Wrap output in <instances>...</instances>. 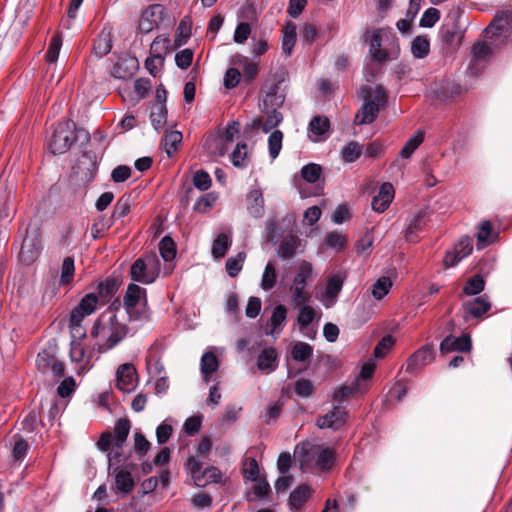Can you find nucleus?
Returning <instances> with one entry per match:
<instances>
[{"label":"nucleus","instance_id":"1","mask_svg":"<svg viewBox=\"0 0 512 512\" xmlns=\"http://www.w3.org/2000/svg\"><path fill=\"white\" fill-rule=\"evenodd\" d=\"M128 334L126 324L118 319L116 313L107 311L102 313L93 323L90 336L95 341L94 347L99 353H105L121 341Z\"/></svg>","mask_w":512,"mask_h":512},{"label":"nucleus","instance_id":"2","mask_svg":"<svg viewBox=\"0 0 512 512\" xmlns=\"http://www.w3.org/2000/svg\"><path fill=\"white\" fill-rule=\"evenodd\" d=\"M364 41L369 43V54L374 62L383 63L398 57L397 37L382 28L367 30Z\"/></svg>","mask_w":512,"mask_h":512},{"label":"nucleus","instance_id":"3","mask_svg":"<svg viewBox=\"0 0 512 512\" xmlns=\"http://www.w3.org/2000/svg\"><path fill=\"white\" fill-rule=\"evenodd\" d=\"M360 95L364 103L356 113L354 122L357 125L370 124L377 118L380 110L386 105L387 94L382 86L363 85L360 88Z\"/></svg>","mask_w":512,"mask_h":512},{"label":"nucleus","instance_id":"4","mask_svg":"<svg viewBox=\"0 0 512 512\" xmlns=\"http://www.w3.org/2000/svg\"><path fill=\"white\" fill-rule=\"evenodd\" d=\"M123 305L130 321H148L150 311L147 303V291L135 283L128 285Z\"/></svg>","mask_w":512,"mask_h":512},{"label":"nucleus","instance_id":"5","mask_svg":"<svg viewBox=\"0 0 512 512\" xmlns=\"http://www.w3.org/2000/svg\"><path fill=\"white\" fill-rule=\"evenodd\" d=\"M161 262L154 252L144 253L131 265L129 275L133 281L142 284H152L159 277Z\"/></svg>","mask_w":512,"mask_h":512},{"label":"nucleus","instance_id":"6","mask_svg":"<svg viewBox=\"0 0 512 512\" xmlns=\"http://www.w3.org/2000/svg\"><path fill=\"white\" fill-rule=\"evenodd\" d=\"M76 125L67 120L57 123L48 141V148L54 155L66 153L77 140Z\"/></svg>","mask_w":512,"mask_h":512},{"label":"nucleus","instance_id":"7","mask_svg":"<svg viewBox=\"0 0 512 512\" xmlns=\"http://www.w3.org/2000/svg\"><path fill=\"white\" fill-rule=\"evenodd\" d=\"M131 429V422L127 418H120L116 421L113 433L106 431L103 432L98 441L97 448L103 452L108 451L112 446L122 448L127 440Z\"/></svg>","mask_w":512,"mask_h":512},{"label":"nucleus","instance_id":"8","mask_svg":"<svg viewBox=\"0 0 512 512\" xmlns=\"http://www.w3.org/2000/svg\"><path fill=\"white\" fill-rule=\"evenodd\" d=\"M313 267L308 261H302L297 269L296 275L293 278L290 291L292 294V303L294 307L304 305L309 301V295L305 288L309 279L312 278Z\"/></svg>","mask_w":512,"mask_h":512},{"label":"nucleus","instance_id":"9","mask_svg":"<svg viewBox=\"0 0 512 512\" xmlns=\"http://www.w3.org/2000/svg\"><path fill=\"white\" fill-rule=\"evenodd\" d=\"M303 453V460L301 466H310L311 461H315V466L320 470H328L334 463L335 452L333 449L316 446V445H303L301 447Z\"/></svg>","mask_w":512,"mask_h":512},{"label":"nucleus","instance_id":"10","mask_svg":"<svg viewBox=\"0 0 512 512\" xmlns=\"http://www.w3.org/2000/svg\"><path fill=\"white\" fill-rule=\"evenodd\" d=\"M42 250L41 236L37 230H26V235L22 241L18 260L25 266H30L37 261Z\"/></svg>","mask_w":512,"mask_h":512},{"label":"nucleus","instance_id":"11","mask_svg":"<svg viewBox=\"0 0 512 512\" xmlns=\"http://www.w3.org/2000/svg\"><path fill=\"white\" fill-rule=\"evenodd\" d=\"M347 277L348 273L345 270L336 271L327 276L325 288L320 298L326 308L335 305Z\"/></svg>","mask_w":512,"mask_h":512},{"label":"nucleus","instance_id":"12","mask_svg":"<svg viewBox=\"0 0 512 512\" xmlns=\"http://www.w3.org/2000/svg\"><path fill=\"white\" fill-rule=\"evenodd\" d=\"M74 173L84 184L94 181L98 169L97 156L94 152H84L74 166Z\"/></svg>","mask_w":512,"mask_h":512},{"label":"nucleus","instance_id":"13","mask_svg":"<svg viewBox=\"0 0 512 512\" xmlns=\"http://www.w3.org/2000/svg\"><path fill=\"white\" fill-rule=\"evenodd\" d=\"M170 39L166 36L159 35L151 43L150 52L151 56L145 61V68L152 76H156L158 73V65L163 64V56L161 50H169Z\"/></svg>","mask_w":512,"mask_h":512},{"label":"nucleus","instance_id":"14","mask_svg":"<svg viewBox=\"0 0 512 512\" xmlns=\"http://www.w3.org/2000/svg\"><path fill=\"white\" fill-rule=\"evenodd\" d=\"M435 358V352L431 345H424L416 350L406 362V372L416 374Z\"/></svg>","mask_w":512,"mask_h":512},{"label":"nucleus","instance_id":"15","mask_svg":"<svg viewBox=\"0 0 512 512\" xmlns=\"http://www.w3.org/2000/svg\"><path fill=\"white\" fill-rule=\"evenodd\" d=\"M137 385V372L130 363L121 364L116 371V387L123 392H131Z\"/></svg>","mask_w":512,"mask_h":512},{"label":"nucleus","instance_id":"16","mask_svg":"<svg viewBox=\"0 0 512 512\" xmlns=\"http://www.w3.org/2000/svg\"><path fill=\"white\" fill-rule=\"evenodd\" d=\"M473 243L469 237L461 238L454 246L452 251H448L444 257V265L446 267H453L457 265L462 259L472 253Z\"/></svg>","mask_w":512,"mask_h":512},{"label":"nucleus","instance_id":"17","mask_svg":"<svg viewBox=\"0 0 512 512\" xmlns=\"http://www.w3.org/2000/svg\"><path fill=\"white\" fill-rule=\"evenodd\" d=\"M346 419L347 412L345 408L341 406H334L331 411L317 418L316 425L320 429L331 428L333 430H337L345 424Z\"/></svg>","mask_w":512,"mask_h":512},{"label":"nucleus","instance_id":"18","mask_svg":"<svg viewBox=\"0 0 512 512\" xmlns=\"http://www.w3.org/2000/svg\"><path fill=\"white\" fill-rule=\"evenodd\" d=\"M471 63L469 70L472 74H479L482 70V64L486 63L492 55V49L483 41H476L471 48Z\"/></svg>","mask_w":512,"mask_h":512},{"label":"nucleus","instance_id":"19","mask_svg":"<svg viewBox=\"0 0 512 512\" xmlns=\"http://www.w3.org/2000/svg\"><path fill=\"white\" fill-rule=\"evenodd\" d=\"M139 68V62L136 57L125 55L119 57L115 62L112 70V75L117 79L131 78Z\"/></svg>","mask_w":512,"mask_h":512},{"label":"nucleus","instance_id":"20","mask_svg":"<svg viewBox=\"0 0 512 512\" xmlns=\"http://www.w3.org/2000/svg\"><path fill=\"white\" fill-rule=\"evenodd\" d=\"M89 315L81 311L76 306L70 311L68 319V328L73 339L83 340L86 338L87 331L83 324Z\"/></svg>","mask_w":512,"mask_h":512},{"label":"nucleus","instance_id":"21","mask_svg":"<svg viewBox=\"0 0 512 512\" xmlns=\"http://www.w3.org/2000/svg\"><path fill=\"white\" fill-rule=\"evenodd\" d=\"M163 12L164 7L160 4H153L148 6L141 14L139 23L141 31H152L158 25L159 20H161V15H163Z\"/></svg>","mask_w":512,"mask_h":512},{"label":"nucleus","instance_id":"22","mask_svg":"<svg viewBox=\"0 0 512 512\" xmlns=\"http://www.w3.org/2000/svg\"><path fill=\"white\" fill-rule=\"evenodd\" d=\"M426 217V211L420 210L408 220L404 233L406 241L413 243L418 241V234L426 226Z\"/></svg>","mask_w":512,"mask_h":512},{"label":"nucleus","instance_id":"23","mask_svg":"<svg viewBox=\"0 0 512 512\" xmlns=\"http://www.w3.org/2000/svg\"><path fill=\"white\" fill-rule=\"evenodd\" d=\"M471 347V339L468 335H462L460 337L447 336L440 343L441 353H450L454 351L469 352Z\"/></svg>","mask_w":512,"mask_h":512},{"label":"nucleus","instance_id":"24","mask_svg":"<svg viewBox=\"0 0 512 512\" xmlns=\"http://www.w3.org/2000/svg\"><path fill=\"white\" fill-rule=\"evenodd\" d=\"M394 198V188L391 183H383L379 189V193L373 197L371 205L372 209L378 213L384 212Z\"/></svg>","mask_w":512,"mask_h":512},{"label":"nucleus","instance_id":"25","mask_svg":"<svg viewBox=\"0 0 512 512\" xmlns=\"http://www.w3.org/2000/svg\"><path fill=\"white\" fill-rule=\"evenodd\" d=\"M278 366V353L274 347L264 348L257 358V367L260 371L270 374Z\"/></svg>","mask_w":512,"mask_h":512},{"label":"nucleus","instance_id":"26","mask_svg":"<svg viewBox=\"0 0 512 512\" xmlns=\"http://www.w3.org/2000/svg\"><path fill=\"white\" fill-rule=\"evenodd\" d=\"M247 210L254 218L262 217L264 214V198L260 188L251 189L246 197Z\"/></svg>","mask_w":512,"mask_h":512},{"label":"nucleus","instance_id":"27","mask_svg":"<svg viewBox=\"0 0 512 512\" xmlns=\"http://www.w3.org/2000/svg\"><path fill=\"white\" fill-rule=\"evenodd\" d=\"M490 308L491 303L483 296L476 297L475 299L463 304L465 314L473 318H480L486 314Z\"/></svg>","mask_w":512,"mask_h":512},{"label":"nucleus","instance_id":"28","mask_svg":"<svg viewBox=\"0 0 512 512\" xmlns=\"http://www.w3.org/2000/svg\"><path fill=\"white\" fill-rule=\"evenodd\" d=\"M118 290V282L113 278L101 280L96 284L95 293L101 305L107 304Z\"/></svg>","mask_w":512,"mask_h":512},{"label":"nucleus","instance_id":"29","mask_svg":"<svg viewBox=\"0 0 512 512\" xmlns=\"http://www.w3.org/2000/svg\"><path fill=\"white\" fill-rule=\"evenodd\" d=\"M312 494V489L307 484H301L294 489L289 496V505L291 510L298 511L309 500Z\"/></svg>","mask_w":512,"mask_h":512},{"label":"nucleus","instance_id":"30","mask_svg":"<svg viewBox=\"0 0 512 512\" xmlns=\"http://www.w3.org/2000/svg\"><path fill=\"white\" fill-rule=\"evenodd\" d=\"M287 316V309L284 305H277L271 315L269 326L271 329L267 331L266 333L269 335H272L274 337L279 336L286 320Z\"/></svg>","mask_w":512,"mask_h":512},{"label":"nucleus","instance_id":"31","mask_svg":"<svg viewBox=\"0 0 512 512\" xmlns=\"http://www.w3.org/2000/svg\"><path fill=\"white\" fill-rule=\"evenodd\" d=\"M112 49V34L110 30L103 29L94 40L93 51L95 55L102 58L109 54Z\"/></svg>","mask_w":512,"mask_h":512},{"label":"nucleus","instance_id":"32","mask_svg":"<svg viewBox=\"0 0 512 512\" xmlns=\"http://www.w3.org/2000/svg\"><path fill=\"white\" fill-rule=\"evenodd\" d=\"M114 472L116 489L124 494L132 492L135 486L132 474L128 470L120 468H116Z\"/></svg>","mask_w":512,"mask_h":512},{"label":"nucleus","instance_id":"33","mask_svg":"<svg viewBox=\"0 0 512 512\" xmlns=\"http://www.w3.org/2000/svg\"><path fill=\"white\" fill-rule=\"evenodd\" d=\"M300 246V239L294 235L285 236L279 245L278 255L283 259H291L298 247Z\"/></svg>","mask_w":512,"mask_h":512},{"label":"nucleus","instance_id":"34","mask_svg":"<svg viewBox=\"0 0 512 512\" xmlns=\"http://www.w3.org/2000/svg\"><path fill=\"white\" fill-rule=\"evenodd\" d=\"M440 36L444 43L452 46L460 44L463 38V33L456 23H452L442 26Z\"/></svg>","mask_w":512,"mask_h":512},{"label":"nucleus","instance_id":"35","mask_svg":"<svg viewBox=\"0 0 512 512\" xmlns=\"http://www.w3.org/2000/svg\"><path fill=\"white\" fill-rule=\"evenodd\" d=\"M70 357L73 362L79 363L81 367H86L90 363L91 355H87L82 340L73 339L70 344Z\"/></svg>","mask_w":512,"mask_h":512},{"label":"nucleus","instance_id":"36","mask_svg":"<svg viewBox=\"0 0 512 512\" xmlns=\"http://www.w3.org/2000/svg\"><path fill=\"white\" fill-rule=\"evenodd\" d=\"M232 64L243 68L244 77L251 81L258 74V64L251 62L248 57L237 54L232 58Z\"/></svg>","mask_w":512,"mask_h":512},{"label":"nucleus","instance_id":"37","mask_svg":"<svg viewBox=\"0 0 512 512\" xmlns=\"http://www.w3.org/2000/svg\"><path fill=\"white\" fill-rule=\"evenodd\" d=\"M150 121L156 131H160L167 122V108L165 103L157 102L150 113Z\"/></svg>","mask_w":512,"mask_h":512},{"label":"nucleus","instance_id":"38","mask_svg":"<svg viewBox=\"0 0 512 512\" xmlns=\"http://www.w3.org/2000/svg\"><path fill=\"white\" fill-rule=\"evenodd\" d=\"M296 25L287 22L283 28L282 49L286 55H290L296 43Z\"/></svg>","mask_w":512,"mask_h":512},{"label":"nucleus","instance_id":"39","mask_svg":"<svg viewBox=\"0 0 512 512\" xmlns=\"http://www.w3.org/2000/svg\"><path fill=\"white\" fill-rule=\"evenodd\" d=\"M182 141V133L179 131H170L166 133L162 139L161 146L168 157H171L178 149V145Z\"/></svg>","mask_w":512,"mask_h":512},{"label":"nucleus","instance_id":"40","mask_svg":"<svg viewBox=\"0 0 512 512\" xmlns=\"http://www.w3.org/2000/svg\"><path fill=\"white\" fill-rule=\"evenodd\" d=\"M363 153V146L356 141H350L343 146L341 157L345 163H353L359 159Z\"/></svg>","mask_w":512,"mask_h":512},{"label":"nucleus","instance_id":"41","mask_svg":"<svg viewBox=\"0 0 512 512\" xmlns=\"http://www.w3.org/2000/svg\"><path fill=\"white\" fill-rule=\"evenodd\" d=\"M330 128V121L325 116H315L309 123V131L317 137H322L327 135ZM318 139H315L317 141Z\"/></svg>","mask_w":512,"mask_h":512},{"label":"nucleus","instance_id":"42","mask_svg":"<svg viewBox=\"0 0 512 512\" xmlns=\"http://www.w3.org/2000/svg\"><path fill=\"white\" fill-rule=\"evenodd\" d=\"M392 280L387 276L378 278L372 285L371 293L376 300H382L391 290Z\"/></svg>","mask_w":512,"mask_h":512},{"label":"nucleus","instance_id":"43","mask_svg":"<svg viewBox=\"0 0 512 512\" xmlns=\"http://www.w3.org/2000/svg\"><path fill=\"white\" fill-rule=\"evenodd\" d=\"M99 305L101 304L99 303V297L97 294L95 292H90L80 299L76 307L81 311L86 312L88 315H92L97 311Z\"/></svg>","mask_w":512,"mask_h":512},{"label":"nucleus","instance_id":"44","mask_svg":"<svg viewBox=\"0 0 512 512\" xmlns=\"http://www.w3.org/2000/svg\"><path fill=\"white\" fill-rule=\"evenodd\" d=\"M277 282L276 266L273 262L269 261L263 271L261 279V288L264 291H270Z\"/></svg>","mask_w":512,"mask_h":512},{"label":"nucleus","instance_id":"45","mask_svg":"<svg viewBox=\"0 0 512 512\" xmlns=\"http://www.w3.org/2000/svg\"><path fill=\"white\" fill-rule=\"evenodd\" d=\"M411 52L415 58H425L430 52V42L426 36H417L411 44Z\"/></svg>","mask_w":512,"mask_h":512},{"label":"nucleus","instance_id":"46","mask_svg":"<svg viewBox=\"0 0 512 512\" xmlns=\"http://www.w3.org/2000/svg\"><path fill=\"white\" fill-rule=\"evenodd\" d=\"M424 140V133L420 130L416 131L405 143L400 151V156L408 159Z\"/></svg>","mask_w":512,"mask_h":512},{"label":"nucleus","instance_id":"47","mask_svg":"<svg viewBox=\"0 0 512 512\" xmlns=\"http://www.w3.org/2000/svg\"><path fill=\"white\" fill-rule=\"evenodd\" d=\"M230 245H231L230 237L225 233L219 234L216 237V239L213 241L212 255L218 259L223 258L226 255Z\"/></svg>","mask_w":512,"mask_h":512},{"label":"nucleus","instance_id":"48","mask_svg":"<svg viewBox=\"0 0 512 512\" xmlns=\"http://www.w3.org/2000/svg\"><path fill=\"white\" fill-rule=\"evenodd\" d=\"M186 470L191 474L195 484L197 486H205L206 483L203 482L202 476V464L195 457H190L187 459L185 463Z\"/></svg>","mask_w":512,"mask_h":512},{"label":"nucleus","instance_id":"49","mask_svg":"<svg viewBox=\"0 0 512 512\" xmlns=\"http://www.w3.org/2000/svg\"><path fill=\"white\" fill-rule=\"evenodd\" d=\"M247 158V144L238 143L236 148L232 151L230 155V160L232 164L237 168H245L248 164Z\"/></svg>","mask_w":512,"mask_h":512},{"label":"nucleus","instance_id":"50","mask_svg":"<svg viewBox=\"0 0 512 512\" xmlns=\"http://www.w3.org/2000/svg\"><path fill=\"white\" fill-rule=\"evenodd\" d=\"M62 47V36L60 32L55 33L49 42L48 49L46 51V60L49 63H55L59 57L60 49Z\"/></svg>","mask_w":512,"mask_h":512},{"label":"nucleus","instance_id":"51","mask_svg":"<svg viewBox=\"0 0 512 512\" xmlns=\"http://www.w3.org/2000/svg\"><path fill=\"white\" fill-rule=\"evenodd\" d=\"M219 363L213 352H206L201 357V372L207 378L218 369Z\"/></svg>","mask_w":512,"mask_h":512},{"label":"nucleus","instance_id":"52","mask_svg":"<svg viewBox=\"0 0 512 512\" xmlns=\"http://www.w3.org/2000/svg\"><path fill=\"white\" fill-rule=\"evenodd\" d=\"M75 265L73 257H65L61 267L60 285H69L73 281Z\"/></svg>","mask_w":512,"mask_h":512},{"label":"nucleus","instance_id":"53","mask_svg":"<svg viewBox=\"0 0 512 512\" xmlns=\"http://www.w3.org/2000/svg\"><path fill=\"white\" fill-rule=\"evenodd\" d=\"M159 252L165 261H171L176 256V245L173 239L165 236L159 242Z\"/></svg>","mask_w":512,"mask_h":512},{"label":"nucleus","instance_id":"54","mask_svg":"<svg viewBox=\"0 0 512 512\" xmlns=\"http://www.w3.org/2000/svg\"><path fill=\"white\" fill-rule=\"evenodd\" d=\"M485 281L479 274L472 276L466 282L463 292L468 296H473L481 293L484 290Z\"/></svg>","mask_w":512,"mask_h":512},{"label":"nucleus","instance_id":"55","mask_svg":"<svg viewBox=\"0 0 512 512\" xmlns=\"http://www.w3.org/2000/svg\"><path fill=\"white\" fill-rule=\"evenodd\" d=\"M283 133L280 130L271 132L268 138L269 155L272 159H276L282 149Z\"/></svg>","mask_w":512,"mask_h":512},{"label":"nucleus","instance_id":"56","mask_svg":"<svg viewBox=\"0 0 512 512\" xmlns=\"http://www.w3.org/2000/svg\"><path fill=\"white\" fill-rule=\"evenodd\" d=\"M291 354L295 361L303 362L312 356L313 348L308 343L296 342L292 348Z\"/></svg>","mask_w":512,"mask_h":512},{"label":"nucleus","instance_id":"57","mask_svg":"<svg viewBox=\"0 0 512 512\" xmlns=\"http://www.w3.org/2000/svg\"><path fill=\"white\" fill-rule=\"evenodd\" d=\"M56 357L48 350L44 349L38 353L36 365L39 371L43 374L50 371L51 364L56 361Z\"/></svg>","mask_w":512,"mask_h":512},{"label":"nucleus","instance_id":"58","mask_svg":"<svg viewBox=\"0 0 512 512\" xmlns=\"http://www.w3.org/2000/svg\"><path fill=\"white\" fill-rule=\"evenodd\" d=\"M322 174V168L315 163H309L302 167L301 175L303 179L309 183H315L319 180Z\"/></svg>","mask_w":512,"mask_h":512},{"label":"nucleus","instance_id":"59","mask_svg":"<svg viewBox=\"0 0 512 512\" xmlns=\"http://www.w3.org/2000/svg\"><path fill=\"white\" fill-rule=\"evenodd\" d=\"M492 235V224L490 221L485 220L481 223L479 227V231L477 233V247L478 249H483L486 247L490 241L489 238Z\"/></svg>","mask_w":512,"mask_h":512},{"label":"nucleus","instance_id":"60","mask_svg":"<svg viewBox=\"0 0 512 512\" xmlns=\"http://www.w3.org/2000/svg\"><path fill=\"white\" fill-rule=\"evenodd\" d=\"M191 36V28L187 25L185 19L181 20L175 34L174 47L178 48L187 43Z\"/></svg>","mask_w":512,"mask_h":512},{"label":"nucleus","instance_id":"61","mask_svg":"<svg viewBox=\"0 0 512 512\" xmlns=\"http://www.w3.org/2000/svg\"><path fill=\"white\" fill-rule=\"evenodd\" d=\"M297 322L301 328L308 327L315 318V310L309 305H300Z\"/></svg>","mask_w":512,"mask_h":512},{"label":"nucleus","instance_id":"62","mask_svg":"<svg viewBox=\"0 0 512 512\" xmlns=\"http://www.w3.org/2000/svg\"><path fill=\"white\" fill-rule=\"evenodd\" d=\"M245 254L240 252L236 257H231L226 261V271L231 277H236L242 270Z\"/></svg>","mask_w":512,"mask_h":512},{"label":"nucleus","instance_id":"63","mask_svg":"<svg viewBox=\"0 0 512 512\" xmlns=\"http://www.w3.org/2000/svg\"><path fill=\"white\" fill-rule=\"evenodd\" d=\"M324 242L332 249L341 250L346 246L347 238L345 235L333 231L326 235Z\"/></svg>","mask_w":512,"mask_h":512},{"label":"nucleus","instance_id":"64","mask_svg":"<svg viewBox=\"0 0 512 512\" xmlns=\"http://www.w3.org/2000/svg\"><path fill=\"white\" fill-rule=\"evenodd\" d=\"M282 120V114L276 108H273L270 112H267V118L262 125V131L264 133L270 132L272 129L277 127Z\"/></svg>","mask_w":512,"mask_h":512}]
</instances>
